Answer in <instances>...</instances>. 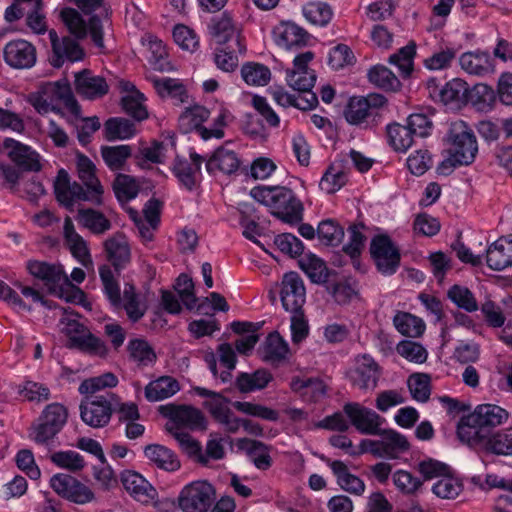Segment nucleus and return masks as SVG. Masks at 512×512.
I'll list each match as a JSON object with an SVG mask.
<instances>
[{"mask_svg": "<svg viewBox=\"0 0 512 512\" xmlns=\"http://www.w3.org/2000/svg\"><path fill=\"white\" fill-rule=\"evenodd\" d=\"M509 419V413L495 404H480L474 411L460 419L457 425V437L467 446L492 433Z\"/></svg>", "mask_w": 512, "mask_h": 512, "instance_id": "f257e3e1", "label": "nucleus"}, {"mask_svg": "<svg viewBox=\"0 0 512 512\" xmlns=\"http://www.w3.org/2000/svg\"><path fill=\"white\" fill-rule=\"evenodd\" d=\"M250 195L285 223L297 224L303 219V204L287 187L259 185L251 189Z\"/></svg>", "mask_w": 512, "mask_h": 512, "instance_id": "f03ea898", "label": "nucleus"}, {"mask_svg": "<svg viewBox=\"0 0 512 512\" xmlns=\"http://www.w3.org/2000/svg\"><path fill=\"white\" fill-rule=\"evenodd\" d=\"M29 102L40 114L54 110L58 103H63L75 116L80 114V106L74 98L67 80L40 84L38 90L30 94Z\"/></svg>", "mask_w": 512, "mask_h": 512, "instance_id": "7ed1b4c3", "label": "nucleus"}, {"mask_svg": "<svg viewBox=\"0 0 512 512\" xmlns=\"http://www.w3.org/2000/svg\"><path fill=\"white\" fill-rule=\"evenodd\" d=\"M215 500L214 486L206 480H196L180 490L177 506L182 512H208Z\"/></svg>", "mask_w": 512, "mask_h": 512, "instance_id": "20e7f679", "label": "nucleus"}, {"mask_svg": "<svg viewBox=\"0 0 512 512\" xmlns=\"http://www.w3.org/2000/svg\"><path fill=\"white\" fill-rule=\"evenodd\" d=\"M450 152L453 161L459 165L471 164L478 151L476 137L464 121L450 124L448 132Z\"/></svg>", "mask_w": 512, "mask_h": 512, "instance_id": "39448f33", "label": "nucleus"}, {"mask_svg": "<svg viewBox=\"0 0 512 512\" xmlns=\"http://www.w3.org/2000/svg\"><path fill=\"white\" fill-rule=\"evenodd\" d=\"M118 396L114 393L85 397L79 406L82 421L93 428L106 426L111 419Z\"/></svg>", "mask_w": 512, "mask_h": 512, "instance_id": "423d86ee", "label": "nucleus"}, {"mask_svg": "<svg viewBox=\"0 0 512 512\" xmlns=\"http://www.w3.org/2000/svg\"><path fill=\"white\" fill-rule=\"evenodd\" d=\"M68 417L65 406L52 403L46 406L39 418V423L33 428L31 438L37 444L48 445L61 431Z\"/></svg>", "mask_w": 512, "mask_h": 512, "instance_id": "0eeeda50", "label": "nucleus"}, {"mask_svg": "<svg viewBox=\"0 0 512 512\" xmlns=\"http://www.w3.org/2000/svg\"><path fill=\"white\" fill-rule=\"evenodd\" d=\"M50 487L60 497L79 505L90 503L95 499L94 492L87 485L69 474L53 475L50 479Z\"/></svg>", "mask_w": 512, "mask_h": 512, "instance_id": "6e6552de", "label": "nucleus"}, {"mask_svg": "<svg viewBox=\"0 0 512 512\" xmlns=\"http://www.w3.org/2000/svg\"><path fill=\"white\" fill-rule=\"evenodd\" d=\"M60 16L68 31L76 39L85 38L89 28L94 44L99 48L104 47L102 23L99 17L92 16L87 25L80 13L74 8H64Z\"/></svg>", "mask_w": 512, "mask_h": 512, "instance_id": "1a4fd4ad", "label": "nucleus"}, {"mask_svg": "<svg viewBox=\"0 0 512 512\" xmlns=\"http://www.w3.org/2000/svg\"><path fill=\"white\" fill-rule=\"evenodd\" d=\"M370 252L382 274L392 275L396 272L400 264V253L388 236H375L371 241Z\"/></svg>", "mask_w": 512, "mask_h": 512, "instance_id": "9d476101", "label": "nucleus"}, {"mask_svg": "<svg viewBox=\"0 0 512 512\" xmlns=\"http://www.w3.org/2000/svg\"><path fill=\"white\" fill-rule=\"evenodd\" d=\"M345 415L352 425L362 434L375 435L381 433V425L384 422L379 414L359 403H346L343 407Z\"/></svg>", "mask_w": 512, "mask_h": 512, "instance_id": "9b49d317", "label": "nucleus"}, {"mask_svg": "<svg viewBox=\"0 0 512 512\" xmlns=\"http://www.w3.org/2000/svg\"><path fill=\"white\" fill-rule=\"evenodd\" d=\"M49 38L52 45L51 65L60 68L65 61L76 62L84 58V50L77 42L69 36L59 38L55 30L49 31Z\"/></svg>", "mask_w": 512, "mask_h": 512, "instance_id": "f8f14e48", "label": "nucleus"}, {"mask_svg": "<svg viewBox=\"0 0 512 512\" xmlns=\"http://www.w3.org/2000/svg\"><path fill=\"white\" fill-rule=\"evenodd\" d=\"M281 302L288 312L303 310L306 301V290L300 275L296 272L286 273L282 279Z\"/></svg>", "mask_w": 512, "mask_h": 512, "instance_id": "ddd939ff", "label": "nucleus"}, {"mask_svg": "<svg viewBox=\"0 0 512 512\" xmlns=\"http://www.w3.org/2000/svg\"><path fill=\"white\" fill-rule=\"evenodd\" d=\"M54 191L58 202L70 211H73L77 201H89L90 192L77 182H71L68 173L61 169L54 183Z\"/></svg>", "mask_w": 512, "mask_h": 512, "instance_id": "4468645a", "label": "nucleus"}, {"mask_svg": "<svg viewBox=\"0 0 512 512\" xmlns=\"http://www.w3.org/2000/svg\"><path fill=\"white\" fill-rule=\"evenodd\" d=\"M203 160L202 156L195 152L190 154V160L179 157L175 159L172 168L173 174L186 190L193 191L199 186Z\"/></svg>", "mask_w": 512, "mask_h": 512, "instance_id": "2eb2a0df", "label": "nucleus"}, {"mask_svg": "<svg viewBox=\"0 0 512 512\" xmlns=\"http://www.w3.org/2000/svg\"><path fill=\"white\" fill-rule=\"evenodd\" d=\"M3 147L10 160L22 171L39 172L42 168L40 155L30 146L12 138H6Z\"/></svg>", "mask_w": 512, "mask_h": 512, "instance_id": "dca6fc26", "label": "nucleus"}, {"mask_svg": "<svg viewBox=\"0 0 512 512\" xmlns=\"http://www.w3.org/2000/svg\"><path fill=\"white\" fill-rule=\"evenodd\" d=\"M349 376L353 385L359 389L373 390L380 377V368L371 356L364 354L355 359V367Z\"/></svg>", "mask_w": 512, "mask_h": 512, "instance_id": "f3484780", "label": "nucleus"}, {"mask_svg": "<svg viewBox=\"0 0 512 512\" xmlns=\"http://www.w3.org/2000/svg\"><path fill=\"white\" fill-rule=\"evenodd\" d=\"M103 249L107 261L118 276L120 271L126 268L131 261L128 239L123 233H114L103 242Z\"/></svg>", "mask_w": 512, "mask_h": 512, "instance_id": "a211bd4d", "label": "nucleus"}, {"mask_svg": "<svg viewBox=\"0 0 512 512\" xmlns=\"http://www.w3.org/2000/svg\"><path fill=\"white\" fill-rule=\"evenodd\" d=\"M5 62L15 69H29L36 63V48L30 42L18 39L7 43L3 50Z\"/></svg>", "mask_w": 512, "mask_h": 512, "instance_id": "6ab92c4d", "label": "nucleus"}, {"mask_svg": "<svg viewBox=\"0 0 512 512\" xmlns=\"http://www.w3.org/2000/svg\"><path fill=\"white\" fill-rule=\"evenodd\" d=\"M477 452L498 456H512V431L500 430L492 432L484 438L468 445Z\"/></svg>", "mask_w": 512, "mask_h": 512, "instance_id": "aec40b11", "label": "nucleus"}, {"mask_svg": "<svg viewBox=\"0 0 512 512\" xmlns=\"http://www.w3.org/2000/svg\"><path fill=\"white\" fill-rule=\"evenodd\" d=\"M125 490L138 502L149 504L157 497L156 489L139 473L125 470L121 473Z\"/></svg>", "mask_w": 512, "mask_h": 512, "instance_id": "412c9836", "label": "nucleus"}, {"mask_svg": "<svg viewBox=\"0 0 512 512\" xmlns=\"http://www.w3.org/2000/svg\"><path fill=\"white\" fill-rule=\"evenodd\" d=\"M460 67L470 75L486 77L495 73V63L489 52L482 50L464 52L459 57Z\"/></svg>", "mask_w": 512, "mask_h": 512, "instance_id": "4be33fe9", "label": "nucleus"}, {"mask_svg": "<svg viewBox=\"0 0 512 512\" xmlns=\"http://www.w3.org/2000/svg\"><path fill=\"white\" fill-rule=\"evenodd\" d=\"M29 273L44 282L48 291L52 293L57 287L66 283L68 276L59 264L42 261H29L27 263Z\"/></svg>", "mask_w": 512, "mask_h": 512, "instance_id": "5701e85b", "label": "nucleus"}, {"mask_svg": "<svg viewBox=\"0 0 512 512\" xmlns=\"http://www.w3.org/2000/svg\"><path fill=\"white\" fill-rule=\"evenodd\" d=\"M76 92L90 100L101 98L108 93L109 85L104 77L93 74L90 70L84 69L75 74Z\"/></svg>", "mask_w": 512, "mask_h": 512, "instance_id": "b1692460", "label": "nucleus"}, {"mask_svg": "<svg viewBox=\"0 0 512 512\" xmlns=\"http://www.w3.org/2000/svg\"><path fill=\"white\" fill-rule=\"evenodd\" d=\"M77 172L79 179L86 186V190L90 192V202L100 205L102 203L103 187L96 177V167L94 163L85 155L77 156Z\"/></svg>", "mask_w": 512, "mask_h": 512, "instance_id": "393cba45", "label": "nucleus"}, {"mask_svg": "<svg viewBox=\"0 0 512 512\" xmlns=\"http://www.w3.org/2000/svg\"><path fill=\"white\" fill-rule=\"evenodd\" d=\"M486 264L494 271L512 266V235L500 237L486 249Z\"/></svg>", "mask_w": 512, "mask_h": 512, "instance_id": "a878e982", "label": "nucleus"}, {"mask_svg": "<svg viewBox=\"0 0 512 512\" xmlns=\"http://www.w3.org/2000/svg\"><path fill=\"white\" fill-rule=\"evenodd\" d=\"M210 32L215 41L224 46L228 42L235 45L238 49V54L245 53L246 48L242 43V37L237 29L234 27L231 18L223 15L217 20H214L210 26Z\"/></svg>", "mask_w": 512, "mask_h": 512, "instance_id": "bb28decb", "label": "nucleus"}, {"mask_svg": "<svg viewBox=\"0 0 512 512\" xmlns=\"http://www.w3.org/2000/svg\"><path fill=\"white\" fill-rule=\"evenodd\" d=\"M75 332V335L69 337L70 345L82 350L92 352L98 355H105L107 352L104 342L90 332H86L84 327L76 321L68 324V333Z\"/></svg>", "mask_w": 512, "mask_h": 512, "instance_id": "cd10ccee", "label": "nucleus"}, {"mask_svg": "<svg viewBox=\"0 0 512 512\" xmlns=\"http://www.w3.org/2000/svg\"><path fill=\"white\" fill-rule=\"evenodd\" d=\"M64 239L72 255L84 266L93 264L86 241L80 236L74 227L72 219L66 217L63 226Z\"/></svg>", "mask_w": 512, "mask_h": 512, "instance_id": "c85d7f7f", "label": "nucleus"}, {"mask_svg": "<svg viewBox=\"0 0 512 512\" xmlns=\"http://www.w3.org/2000/svg\"><path fill=\"white\" fill-rule=\"evenodd\" d=\"M171 423L167 426H176L180 429L188 428L191 430L205 428V418L202 412L192 406L173 407L170 413Z\"/></svg>", "mask_w": 512, "mask_h": 512, "instance_id": "c756f323", "label": "nucleus"}, {"mask_svg": "<svg viewBox=\"0 0 512 512\" xmlns=\"http://www.w3.org/2000/svg\"><path fill=\"white\" fill-rule=\"evenodd\" d=\"M339 486L354 495L360 496L365 491V483L358 476L349 472L347 465L340 460H327Z\"/></svg>", "mask_w": 512, "mask_h": 512, "instance_id": "7c9ffc66", "label": "nucleus"}, {"mask_svg": "<svg viewBox=\"0 0 512 512\" xmlns=\"http://www.w3.org/2000/svg\"><path fill=\"white\" fill-rule=\"evenodd\" d=\"M240 163V159L234 151L221 147L207 160L206 169L210 174L217 171L232 174L239 169Z\"/></svg>", "mask_w": 512, "mask_h": 512, "instance_id": "2f4dec72", "label": "nucleus"}, {"mask_svg": "<svg viewBox=\"0 0 512 512\" xmlns=\"http://www.w3.org/2000/svg\"><path fill=\"white\" fill-rule=\"evenodd\" d=\"M344 115L347 122L352 125H364L365 128H371L378 124L377 119L370 115L369 104L366 103L364 97L351 98Z\"/></svg>", "mask_w": 512, "mask_h": 512, "instance_id": "473e14b6", "label": "nucleus"}, {"mask_svg": "<svg viewBox=\"0 0 512 512\" xmlns=\"http://www.w3.org/2000/svg\"><path fill=\"white\" fill-rule=\"evenodd\" d=\"M144 454L158 468L168 472L176 471L181 466L176 454L159 444L147 445L144 449Z\"/></svg>", "mask_w": 512, "mask_h": 512, "instance_id": "72a5a7b5", "label": "nucleus"}, {"mask_svg": "<svg viewBox=\"0 0 512 512\" xmlns=\"http://www.w3.org/2000/svg\"><path fill=\"white\" fill-rule=\"evenodd\" d=\"M142 44L146 46L150 52L148 60L154 70L164 72L172 69L168 61L166 48L160 39L151 34H147L142 37Z\"/></svg>", "mask_w": 512, "mask_h": 512, "instance_id": "f704fd0d", "label": "nucleus"}, {"mask_svg": "<svg viewBox=\"0 0 512 512\" xmlns=\"http://www.w3.org/2000/svg\"><path fill=\"white\" fill-rule=\"evenodd\" d=\"M128 94L122 98L124 111L137 121L148 118V111L144 105V95L135 89L131 83H125L123 87Z\"/></svg>", "mask_w": 512, "mask_h": 512, "instance_id": "c9c22d12", "label": "nucleus"}, {"mask_svg": "<svg viewBox=\"0 0 512 512\" xmlns=\"http://www.w3.org/2000/svg\"><path fill=\"white\" fill-rule=\"evenodd\" d=\"M179 389V383L176 379L163 376L150 382L145 387V397L151 402L160 401L173 396Z\"/></svg>", "mask_w": 512, "mask_h": 512, "instance_id": "e433bc0d", "label": "nucleus"}, {"mask_svg": "<svg viewBox=\"0 0 512 512\" xmlns=\"http://www.w3.org/2000/svg\"><path fill=\"white\" fill-rule=\"evenodd\" d=\"M117 272L108 264L99 267V275L103 285V292L114 307H119L122 302Z\"/></svg>", "mask_w": 512, "mask_h": 512, "instance_id": "4c0bfd02", "label": "nucleus"}, {"mask_svg": "<svg viewBox=\"0 0 512 512\" xmlns=\"http://www.w3.org/2000/svg\"><path fill=\"white\" fill-rule=\"evenodd\" d=\"M393 324L399 333L411 338L420 337L426 327L421 318L408 312H397L393 318Z\"/></svg>", "mask_w": 512, "mask_h": 512, "instance_id": "58836bf2", "label": "nucleus"}, {"mask_svg": "<svg viewBox=\"0 0 512 512\" xmlns=\"http://www.w3.org/2000/svg\"><path fill=\"white\" fill-rule=\"evenodd\" d=\"M273 99L281 106H293L300 110H309L317 106L318 98L316 94H309V96L293 95L285 91L283 88H276L272 92Z\"/></svg>", "mask_w": 512, "mask_h": 512, "instance_id": "ea45409f", "label": "nucleus"}, {"mask_svg": "<svg viewBox=\"0 0 512 512\" xmlns=\"http://www.w3.org/2000/svg\"><path fill=\"white\" fill-rule=\"evenodd\" d=\"M348 181V175L342 163L334 162L322 176L319 186L321 190L332 194L341 189Z\"/></svg>", "mask_w": 512, "mask_h": 512, "instance_id": "a19ab883", "label": "nucleus"}, {"mask_svg": "<svg viewBox=\"0 0 512 512\" xmlns=\"http://www.w3.org/2000/svg\"><path fill=\"white\" fill-rule=\"evenodd\" d=\"M383 455L389 459H396L399 454L409 449L406 437L395 430H382Z\"/></svg>", "mask_w": 512, "mask_h": 512, "instance_id": "79ce46f5", "label": "nucleus"}, {"mask_svg": "<svg viewBox=\"0 0 512 512\" xmlns=\"http://www.w3.org/2000/svg\"><path fill=\"white\" fill-rule=\"evenodd\" d=\"M77 220L94 234H103L111 228L110 220L94 209H79Z\"/></svg>", "mask_w": 512, "mask_h": 512, "instance_id": "37998d69", "label": "nucleus"}, {"mask_svg": "<svg viewBox=\"0 0 512 512\" xmlns=\"http://www.w3.org/2000/svg\"><path fill=\"white\" fill-rule=\"evenodd\" d=\"M166 429L187 454L194 456L198 463L207 465V459L203 454L201 445L190 434L176 426H166Z\"/></svg>", "mask_w": 512, "mask_h": 512, "instance_id": "c03bdc74", "label": "nucleus"}, {"mask_svg": "<svg viewBox=\"0 0 512 512\" xmlns=\"http://www.w3.org/2000/svg\"><path fill=\"white\" fill-rule=\"evenodd\" d=\"M131 154L132 149L129 145L103 146L101 148L102 158L112 171L122 170Z\"/></svg>", "mask_w": 512, "mask_h": 512, "instance_id": "a18cd8bd", "label": "nucleus"}, {"mask_svg": "<svg viewBox=\"0 0 512 512\" xmlns=\"http://www.w3.org/2000/svg\"><path fill=\"white\" fill-rule=\"evenodd\" d=\"M368 79L377 87L386 91H396L401 83L395 74L384 65H376L368 72Z\"/></svg>", "mask_w": 512, "mask_h": 512, "instance_id": "49530a36", "label": "nucleus"}, {"mask_svg": "<svg viewBox=\"0 0 512 512\" xmlns=\"http://www.w3.org/2000/svg\"><path fill=\"white\" fill-rule=\"evenodd\" d=\"M153 84L162 98L170 97L178 103H183L187 98L184 85L177 79L157 78L153 80Z\"/></svg>", "mask_w": 512, "mask_h": 512, "instance_id": "de8ad7c7", "label": "nucleus"}, {"mask_svg": "<svg viewBox=\"0 0 512 512\" xmlns=\"http://www.w3.org/2000/svg\"><path fill=\"white\" fill-rule=\"evenodd\" d=\"M468 92L467 83L459 78L452 79L438 90V96L444 104L464 102Z\"/></svg>", "mask_w": 512, "mask_h": 512, "instance_id": "09e8293b", "label": "nucleus"}, {"mask_svg": "<svg viewBox=\"0 0 512 512\" xmlns=\"http://www.w3.org/2000/svg\"><path fill=\"white\" fill-rule=\"evenodd\" d=\"M300 266L313 283L327 282L329 271L322 259L310 254L300 261Z\"/></svg>", "mask_w": 512, "mask_h": 512, "instance_id": "8fccbe9b", "label": "nucleus"}, {"mask_svg": "<svg viewBox=\"0 0 512 512\" xmlns=\"http://www.w3.org/2000/svg\"><path fill=\"white\" fill-rule=\"evenodd\" d=\"M271 380L272 375L266 370H257L252 374L241 373L237 378V387L247 393L265 388Z\"/></svg>", "mask_w": 512, "mask_h": 512, "instance_id": "3c124183", "label": "nucleus"}, {"mask_svg": "<svg viewBox=\"0 0 512 512\" xmlns=\"http://www.w3.org/2000/svg\"><path fill=\"white\" fill-rule=\"evenodd\" d=\"M390 145L397 152H406L414 141V135L406 125L392 124L387 127Z\"/></svg>", "mask_w": 512, "mask_h": 512, "instance_id": "603ef678", "label": "nucleus"}, {"mask_svg": "<svg viewBox=\"0 0 512 512\" xmlns=\"http://www.w3.org/2000/svg\"><path fill=\"white\" fill-rule=\"evenodd\" d=\"M286 81L293 90L303 93V96L314 94L311 91L316 81L314 71H287Z\"/></svg>", "mask_w": 512, "mask_h": 512, "instance_id": "864d4df0", "label": "nucleus"}, {"mask_svg": "<svg viewBox=\"0 0 512 512\" xmlns=\"http://www.w3.org/2000/svg\"><path fill=\"white\" fill-rule=\"evenodd\" d=\"M193 390L197 395L208 398L204 405L215 420L222 414L227 413L229 410L228 399L220 393L208 390L203 387H194Z\"/></svg>", "mask_w": 512, "mask_h": 512, "instance_id": "5fc2aeb1", "label": "nucleus"}, {"mask_svg": "<svg viewBox=\"0 0 512 512\" xmlns=\"http://www.w3.org/2000/svg\"><path fill=\"white\" fill-rule=\"evenodd\" d=\"M447 297L460 309L466 312H475L479 309L474 294L464 286L453 285L447 292Z\"/></svg>", "mask_w": 512, "mask_h": 512, "instance_id": "6e6d98bb", "label": "nucleus"}, {"mask_svg": "<svg viewBox=\"0 0 512 512\" xmlns=\"http://www.w3.org/2000/svg\"><path fill=\"white\" fill-rule=\"evenodd\" d=\"M209 111L203 106H193L187 108L179 117V126L183 132L188 133L191 130H198L202 123L209 118Z\"/></svg>", "mask_w": 512, "mask_h": 512, "instance_id": "4d7b16f0", "label": "nucleus"}, {"mask_svg": "<svg viewBox=\"0 0 512 512\" xmlns=\"http://www.w3.org/2000/svg\"><path fill=\"white\" fill-rule=\"evenodd\" d=\"M289 352V347L286 341L279 335V333L274 332L269 334L266 340L265 345V360L269 361L273 364L279 363L286 359L287 354Z\"/></svg>", "mask_w": 512, "mask_h": 512, "instance_id": "13d9d810", "label": "nucleus"}, {"mask_svg": "<svg viewBox=\"0 0 512 512\" xmlns=\"http://www.w3.org/2000/svg\"><path fill=\"white\" fill-rule=\"evenodd\" d=\"M306 19L318 26H326L332 19L333 10L325 2H309L303 7Z\"/></svg>", "mask_w": 512, "mask_h": 512, "instance_id": "bf43d9fd", "label": "nucleus"}, {"mask_svg": "<svg viewBox=\"0 0 512 512\" xmlns=\"http://www.w3.org/2000/svg\"><path fill=\"white\" fill-rule=\"evenodd\" d=\"M135 125L125 118H111L105 123L106 138L108 140L128 139L135 134Z\"/></svg>", "mask_w": 512, "mask_h": 512, "instance_id": "052dcab7", "label": "nucleus"}, {"mask_svg": "<svg viewBox=\"0 0 512 512\" xmlns=\"http://www.w3.org/2000/svg\"><path fill=\"white\" fill-rule=\"evenodd\" d=\"M50 460L57 467L70 472L81 471L86 465L83 456L73 450L55 452L50 456Z\"/></svg>", "mask_w": 512, "mask_h": 512, "instance_id": "680f3d73", "label": "nucleus"}, {"mask_svg": "<svg viewBox=\"0 0 512 512\" xmlns=\"http://www.w3.org/2000/svg\"><path fill=\"white\" fill-rule=\"evenodd\" d=\"M130 358L139 365L148 366L156 360L152 347L144 339H133L128 344Z\"/></svg>", "mask_w": 512, "mask_h": 512, "instance_id": "e2e57ef3", "label": "nucleus"}, {"mask_svg": "<svg viewBox=\"0 0 512 512\" xmlns=\"http://www.w3.org/2000/svg\"><path fill=\"white\" fill-rule=\"evenodd\" d=\"M344 230L334 220L327 219L319 223L317 235L319 240L327 246H337L344 238Z\"/></svg>", "mask_w": 512, "mask_h": 512, "instance_id": "0e129e2a", "label": "nucleus"}, {"mask_svg": "<svg viewBox=\"0 0 512 512\" xmlns=\"http://www.w3.org/2000/svg\"><path fill=\"white\" fill-rule=\"evenodd\" d=\"M241 75L248 85L264 86L269 82L271 73L263 64L247 63L242 66Z\"/></svg>", "mask_w": 512, "mask_h": 512, "instance_id": "69168bd1", "label": "nucleus"}, {"mask_svg": "<svg viewBox=\"0 0 512 512\" xmlns=\"http://www.w3.org/2000/svg\"><path fill=\"white\" fill-rule=\"evenodd\" d=\"M113 190L119 201L126 202L138 195L139 186L133 177L120 173L113 182Z\"/></svg>", "mask_w": 512, "mask_h": 512, "instance_id": "338daca9", "label": "nucleus"}, {"mask_svg": "<svg viewBox=\"0 0 512 512\" xmlns=\"http://www.w3.org/2000/svg\"><path fill=\"white\" fill-rule=\"evenodd\" d=\"M306 43V33L293 23H285L278 34V44L290 49Z\"/></svg>", "mask_w": 512, "mask_h": 512, "instance_id": "774afa93", "label": "nucleus"}]
</instances>
